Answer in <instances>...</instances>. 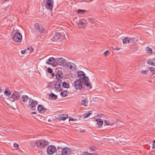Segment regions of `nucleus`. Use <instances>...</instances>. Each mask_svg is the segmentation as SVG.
I'll list each match as a JSON object with an SVG mask.
<instances>
[{"label": "nucleus", "mask_w": 155, "mask_h": 155, "mask_svg": "<svg viewBox=\"0 0 155 155\" xmlns=\"http://www.w3.org/2000/svg\"><path fill=\"white\" fill-rule=\"evenodd\" d=\"M49 142L45 140H39L36 141L35 144L36 146L39 148L43 149L49 144Z\"/></svg>", "instance_id": "obj_1"}, {"label": "nucleus", "mask_w": 155, "mask_h": 155, "mask_svg": "<svg viewBox=\"0 0 155 155\" xmlns=\"http://www.w3.org/2000/svg\"><path fill=\"white\" fill-rule=\"evenodd\" d=\"M54 1L53 0H46L45 5V7L47 10L51 13L52 11L53 7Z\"/></svg>", "instance_id": "obj_2"}, {"label": "nucleus", "mask_w": 155, "mask_h": 155, "mask_svg": "<svg viewBox=\"0 0 155 155\" xmlns=\"http://www.w3.org/2000/svg\"><path fill=\"white\" fill-rule=\"evenodd\" d=\"M22 38L21 34L19 32H16L15 33L12 38L13 41L16 42H20Z\"/></svg>", "instance_id": "obj_3"}, {"label": "nucleus", "mask_w": 155, "mask_h": 155, "mask_svg": "<svg viewBox=\"0 0 155 155\" xmlns=\"http://www.w3.org/2000/svg\"><path fill=\"white\" fill-rule=\"evenodd\" d=\"M81 79L82 80V82L89 89L91 88L92 85L90 83L88 77L85 76L84 77H83V78Z\"/></svg>", "instance_id": "obj_4"}, {"label": "nucleus", "mask_w": 155, "mask_h": 155, "mask_svg": "<svg viewBox=\"0 0 155 155\" xmlns=\"http://www.w3.org/2000/svg\"><path fill=\"white\" fill-rule=\"evenodd\" d=\"M20 97V94L17 91H14L11 97L9 99V100L12 102L14 101L15 100H18Z\"/></svg>", "instance_id": "obj_5"}, {"label": "nucleus", "mask_w": 155, "mask_h": 155, "mask_svg": "<svg viewBox=\"0 0 155 155\" xmlns=\"http://www.w3.org/2000/svg\"><path fill=\"white\" fill-rule=\"evenodd\" d=\"M74 85L76 89L81 90L82 88V82L81 80L80 79L76 80L74 82Z\"/></svg>", "instance_id": "obj_6"}, {"label": "nucleus", "mask_w": 155, "mask_h": 155, "mask_svg": "<svg viewBox=\"0 0 155 155\" xmlns=\"http://www.w3.org/2000/svg\"><path fill=\"white\" fill-rule=\"evenodd\" d=\"M47 153L48 154H52L56 151L57 150L55 147L53 145H49L47 148Z\"/></svg>", "instance_id": "obj_7"}, {"label": "nucleus", "mask_w": 155, "mask_h": 155, "mask_svg": "<svg viewBox=\"0 0 155 155\" xmlns=\"http://www.w3.org/2000/svg\"><path fill=\"white\" fill-rule=\"evenodd\" d=\"M57 61L56 59L53 58L51 57L49 58L48 60V61H46L47 64L52 65L53 66L55 67L57 65Z\"/></svg>", "instance_id": "obj_8"}, {"label": "nucleus", "mask_w": 155, "mask_h": 155, "mask_svg": "<svg viewBox=\"0 0 155 155\" xmlns=\"http://www.w3.org/2000/svg\"><path fill=\"white\" fill-rule=\"evenodd\" d=\"M57 64L60 65L63 67H66V63H67V60L62 58H58L56 59Z\"/></svg>", "instance_id": "obj_9"}, {"label": "nucleus", "mask_w": 155, "mask_h": 155, "mask_svg": "<svg viewBox=\"0 0 155 155\" xmlns=\"http://www.w3.org/2000/svg\"><path fill=\"white\" fill-rule=\"evenodd\" d=\"M71 151V149L69 148L64 147L62 149L61 155H69Z\"/></svg>", "instance_id": "obj_10"}, {"label": "nucleus", "mask_w": 155, "mask_h": 155, "mask_svg": "<svg viewBox=\"0 0 155 155\" xmlns=\"http://www.w3.org/2000/svg\"><path fill=\"white\" fill-rule=\"evenodd\" d=\"M35 27L36 30L40 33H42L44 31V27L40 24H35Z\"/></svg>", "instance_id": "obj_11"}, {"label": "nucleus", "mask_w": 155, "mask_h": 155, "mask_svg": "<svg viewBox=\"0 0 155 155\" xmlns=\"http://www.w3.org/2000/svg\"><path fill=\"white\" fill-rule=\"evenodd\" d=\"M62 82L61 80H58L54 84V88L56 90L59 91L62 90L60 87V86Z\"/></svg>", "instance_id": "obj_12"}, {"label": "nucleus", "mask_w": 155, "mask_h": 155, "mask_svg": "<svg viewBox=\"0 0 155 155\" xmlns=\"http://www.w3.org/2000/svg\"><path fill=\"white\" fill-rule=\"evenodd\" d=\"M63 77V73L61 71L58 70L56 75V79L58 80H61Z\"/></svg>", "instance_id": "obj_13"}, {"label": "nucleus", "mask_w": 155, "mask_h": 155, "mask_svg": "<svg viewBox=\"0 0 155 155\" xmlns=\"http://www.w3.org/2000/svg\"><path fill=\"white\" fill-rule=\"evenodd\" d=\"M37 104L38 103L36 101L32 100L29 104L30 107L32 110H35V107Z\"/></svg>", "instance_id": "obj_14"}, {"label": "nucleus", "mask_w": 155, "mask_h": 155, "mask_svg": "<svg viewBox=\"0 0 155 155\" xmlns=\"http://www.w3.org/2000/svg\"><path fill=\"white\" fill-rule=\"evenodd\" d=\"M37 110L40 113H43L45 112L47 110V109L43 107L41 104H39L37 107Z\"/></svg>", "instance_id": "obj_15"}, {"label": "nucleus", "mask_w": 155, "mask_h": 155, "mask_svg": "<svg viewBox=\"0 0 155 155\" xmlns=\"http://www.w3.org/2000/svg\"><path fill=\"white\" fill-rule=\"evenodd\" d=\"M85 76L84 73L82 71H80L78 72V77L79 78V79L81 80L83 78V77Z\"/></svg>", "instance_id": "obj_16"}, {"label": "nucleus", "mask_w": 155, "mask_h": 155, "mask_svg": "<svg viewBox=\"0 0 155 155\" xmlns=\"http://www.w3.org/2000/svg\"><path fill=\"white\" fill-rule=\"evenodd\" d=\"M103 122L101 119H98L96 120V126L98 127H100L103 124Z\"/></svg>", "instance_id": "obj_17"}, {"label": "nucleus", "mask_w": 155, "mask_h": 155, "mask_svg": "<svg viewBox=\"0 0 155 155\" xmlns=\"http://www.w3.org/2000/svg\"><path fill=\"white\" fill-rule=\"evenodd\" d=\"M61 37V34L59 32H57L55 33V35L53 37L52 39L53 41H55L58 40Z\"/></svg>", "instance_id": "obj_18"}, {"label": "nucleus", "mask_w": 155, "mask_h": 155, "mask_svg": "<svg viewBox=\"0 0 155 155\" xmlns=\"http://www.w3.org/2000/svg\"><path fill=\"white\" fill-rule=\"evenodd\" d=\"M147 63L148 64L154 66L155 65V59L151 58L149 59L147 61Z\"/></svg>", "instance_id": "obj_19"}, {"label": "nucleus", "mask_w": 155, "mask_h": 155, "mask_svg": "<svg viewBox=\"0 0 155 155\" xmlns=\"http://www.w3.org/2000/svg\"><path fill=\"white\" fill-rule=\"evenodd\" d=\"M78 24L80 28H85L86 25V23L82 22L80 20L78 21Z\"/></svg>", "instance_id": "obj_20"}, {"label": "nucleus", "mask_w": 155, "mask_h": 155, "mask_svg": "<svg viewBox=\"0 0 155 155\" xmlns=\"http://www.w3.org/2000/svg\"><path fill=\"white\" fill-rule=\"evenodd\" d=\"M49 97L52 100H55L57 98V96L51 93L49 94Z\"/></svg>", "instance_id": "obj_21"}, {"label": "nucleus", "mask_w": 155, "mask_h": 155, "mask_svg": "<svg viewBox=\"0 0 155 155\" xmlns=\"http://www.w3.org/2000/svg\"><path fill=\"white\" fill-rule=\"evenodd\" d=\"M71 64L75 66V65L74 63L69 62L67 64V63H66V67L67 66L69 69L72 70V66L71 65Z\"/></svg>", "instance_id": "obj_22"}, {"label": "nucleus", "mask_w": 155, "mask_h": 155, "mask_svg": "<svg viewBox=\"0 0 155 155\" xmlns=\"http://www.w3.org/2000/svg\"><path fill=\"white\" fill-rule=\"evenodd\" d=\"M60 119L62 120H65L68 117V115L67 114H60Z\"/></svg>", "instance_id": "obj_23"}, {"label": "nucleus", "mask_w": 155, "mask_h": 155, "mask_svg": "<svg viewBox=\"0 0 155 155\" xmlns=\"http://www.w3.org/2000/svg\"><path fill=\"white\" fill-rule=\"evenodd\" d=\"M123 42L124 44H127L130 43L129 37H126L124 38L123 40Z\"/></svg>", "instance_id": "obj_24"}, {"label": "nucleus", "mask_w": 155, "mask_h": 155, "mask_svg": "<svg viewBox=\"0 0 155 155\" xmlns=\"http://www.w3.org/2000/svg\"><path fill=\"white\" fill-rule=\"evenodd\" d=\"M28 97L26 95H23L21 97L22 101L23 102H26L28 100Z\"/></svg>", "instance_id": "obj_25"}, {"label": "nucleus", "mask_w": 155, "mask_h": 155, "mask_svg": "<svg viewBox=\"0 0 155 155\" xmlns=\"http://www.w3.org/2000/svg\"><path fill=\"white\" fill-rule=\"evenodd\" d=\"M4 93L6 96H9L11 94V92L8 88H6L4 91Z\"/></svg>", "instance_id": "obj_26"}, {"label": "nucleus", "mask_w": 155, "mask_h": 155, "mask_svg": "<svg viewBox=\"0 0 155 155\" xmlns=\"http://www.w3.org/2000/svg\"><path fill=\"white\" fill-rule=\"evenodd\" d=\"M92 114L91 111H90L89 112L87 113H85L83 115V117L84 118H85L88 117L89 116H90Z\"/></svg>", "instance_id": "obj_27"}, {"label": "nucleus", "mask_w": 155, "mask_h": 155, "mask_svg": "<svg viewBox=\"0 0 155 155\" xmlns=\"http://www.w3.org/2000/svg\"><path fill=\"white\" fill-rule=\"evenodd\" d=\"M60 95L63 97H65L68 95V92L67 91H62L60 94Z\"/></svg>", "instance_id": "obj_28"}, {"label": "nucleus", "mask_w": 155, "mask_h": 155, "mask_svg": "<svg viewBox=\"0 0 155 155\" xmlns=\"http://www.w3.org/2000/svg\"><path fill=\"white\" fill-rule=\"evenodd\" d=\"M88 101L86 98H85L84 100L82 101L81 104L84 106L86 107L87 105Z\"/></svg>", "instance_id": "obj_29"}, {"label": "nucleus", "mask_w": 155, "mask_h": 155, "mask_svg": "<svg viewBox=\"0 0 155 155\" xmlns=\"http://www.w3.org/2000/svg\"><path fill=\"white\" fill-rule=\"evenodd\" d=\"M86 11L85 10L79 9L77 11V13L80 14H84Z\"/></svg>", "instance_id": "obj_30"}, {"label": "nucleus", "mask_w": 155, "mask_h": 155, "mask_svg": "<svg viewBox=\"0 0 155 155\" xmlns=\"http://www.w3.org/2000/svg\"><path fill=\"white\" fill-rule=\"evenodd\" d=\"M62 86L65 88H68L69 87V85L66 82H64L62 83Z\"/></svg>", "instance_id": "obj_31"}, {"label": "nucleus", "mask_w": 155, "mask_h": 155, "mask_svg": "<svg viewBox=\"0 0 155 155\" xmlns=\"http://www.w3.org/2000/svg\"><path fill=\"white\" fill-rule=\"evenodd\" d=\"M129 40L130 42H134L135 41H137L138 40L136 39V38H130L129 37Z\"/></svg>", "instance_id": "obj_32"}, {"label": "nucleus", "mask_w": 155, "mask_h": 155, "mask_svg": "<svg viewBox=\"0 0 155 155\" xmlns=\"http://www.w3.org/2000/svg\"><path fill=\"white\" fill-rule=\"evenodd\" d=\"M146 49L148 53L151 54L153 52L152 49L149 47H147Z\"/></svg>", "instance_id": "obj_33"}, {"label": "nucleus", "mask_w": 155, "mask_h": 155, "mask_svg": "<svg viewBox=\"0 0 155 155\" xmlns=\"http://www.w3.org/2000/svg\"><path fill=\"white\" fill-rule=\"evenodd\" d=\"M149 69L153 74H155V68H154L152 67H150Z\"/></svg>", "instance_id": "obj_34"}, {"label": "nucleus", "mask_w": 155, "mask_h": 155, "mask_svg": "<svg viewBox=\"0 0 155 155\" xmlns=\"http://www.w3.org/2000/svg\"><path fill=\"white\" fill-rule=\"evenodd\" d=\"M89 148L92 151H94L97 149L96 147L94 146L90 147Z\"/></svg>", "instance_id": "obj_35"}, {"label": "nucleus", "mask_w": 155, "mask_h": 155, "mask_svg": "<svg viewBox=\"0 0 155 155\" xmlns=\"http://www.w3.org/2000/svg\"><path fill=\"white\" fill-rule=\"evenodd\" d=\"M27 49L28 50H30V51L29 52L30 53H31V52H32L34 50L33 48L31 47H28L27 48Z\"/></svg>", "instance_id": "obj_36"}, {"label": "nucleus", "mask_w": 155, "mask_h": 155, "mask_svg": "<svg viewBox=\"0 0 155 155\" xmlns=\"http://www.w3.org/2000/svg\"><path fill=\"white\" fill-rule=\"evenodd\" d=\"M69 120H71L73 121H75L77 120V119L76 118H73L71 117H70L69 118Z\"/></svg>", "instance_id": "obj_37"}, {"label": "nucleus", "mask_w": 155, "mask_h": 155, "mask_svg": "<svg viewBox=\"0 0 155 155\" xmlns=\"http://www.w3.org/2000/svg\"><path fill=\"white\" fill-rule=\"evenodd\" d=\"M47 71L49 73H52V70L50 68H47Z\"/></svg>", "instance_id": "obj_38"}, {"label": "nucleus", "mask_w": 155, "mask_h": 155, "mask_svg": "<svg viewBox=\"0 0 155 155\" xmlns=\"http://www.w3.org/2000/svg\"><path fill=\"white\" fill-rule=\"evenodd\" d=\"M104 123H105V124H107V125H109L110 124V122L107 120H105Z\"/></svg>", "instance_id": "obj_39"}, {"label": "nucleus", "mask_w": 155, "mask_h": 155, "mask_svg": "<svg viewBox=\"0 0 155 155\" xmlns=\"http://www.w3.org/2000/svg\"><path fill=\"white\" fill-rule=\"evenodd\" d=\"M109 52V51L108 50H106L104 53V55L105 56H106L107 55V53H108V52Z\"/></svg>", "instance_id": "obj_40"}, {"label": "nucleus", "mask_w": 155, "mask_h": 155, "mask_svg": "<svg viewBox=\"0 0 155 155\" xmlns=\"http://www.w3.org/2000/svg\"><path fill=\"white\" fill-rule=\"evenodd\" d=\"M148 71L144 70L141 73H142L143 74H147V73Z\"/></svg>", "instance_id": "obj_41"}, {"label": "nucleus", "mask_w": 155, "mask_h": 155, "mask_svg": "<svg viewBox=\"0 0 155 155\" xmlns=\"http://www.w3.org/2000/svg\"><path fill=\"white\" fill-rule=\"evenodd\" d=\"M14 146L15 147H18V143H14Z\"/></svg>", "instance_id": "obj_42"}, {"label": "nucleus", "mask_w": 155, "mask_h": 155, "mask_svg": "<svg viewBox=\"0 0 155 155\" xmlns=\"http://www.w3.org/2000/svg\"><path fill=\"white\" fill-rule=\"evenodd\" d=\"M89 21L91 22V23H93L94 22V20L91 18H90L89 19Z\"/></svg>", "instance_id": "obj_43"}, {"label": "nucleus", "mask_w": 155, "mask_h": 155, "mask_svg": "<svg viewBox=\"0 0 155 155\" xmlns=\"http://www.w3.org/2000/svg\"><path fill=\"white\" fill-rule=\"evenodd\" d=\"M25 51H26L25 50H22L21 51V53L22 54H24L25 53Z\"/></svg>", "instance_id": "obj_44"}, {"label": "nucleus", "mask_w": 155, "mask_h": 155, "mask_svg": "<svg viewBox=\"0 0 155 155\" xmlns=\"http://www.w3.org/2000/svg\"><path fill=\"white\" fill-rule=\"evenodd\" d=\"M35 143H31L30 144V145L31 147H33L35 145Z\"/></svg>", "instance_id": "obj_45"}, {"label": "nucleus", "mask_w": 155, "mask_h": 155, "mask_svg": "<svg viewBox=\"0 0 155 155\" xmlns=\"http://www.w3.org/2000/svg\"><path fill=\"white\" fill-rule=\"evenodd\" d=\"M120 48H117V47H116V48L114 49V50H116L117 51H118L119 50H120Z\"/></svg>", "instance_id": "obj_46"}, {"label": "nucleus", "mask_w": 155, "mask_h": 155, "mask_svg": "<svg viewBox=\"0 0 155 155\" xmlns=\"http://www.w3.org/2000/svg\"><path fill=\"white\" fill-rule=\"evenodd\" d=\"M155 145V140L153 141V143L152 146H154Z\"/></svg>", "instance_id": "obj_47"}, {"label": "nucleus", "mask_w": 155, "mask_h": 155, "mask_svg": "<svg viewBox=\"0 0 155 155\" xmlns=\"http://www.w3.org/2000/svg\"><path fill=\"white\" fill-rule=\"evenodd\" d=\"M31 114H36V112H31Z\"/></svg>", "instance_id": "obj_48"}, {"label": "nucleus", "mask_w": 155, "mask_h": 155, "mask_svg": "<svg viewBox=\"0 0 155 155\" xmlns=\"http://www.w3.org/2000/svg\"><path fill=\"white\" fill-rule=\"evenodd\" d=\"M51 76L53 77H54L55 75V74L54 73H51Z\"/></svg>", "instance_id": "obj_49"}, {"label": "nucleus", "mask_w": 155, "mask_h": 155, "mask_svg": "<svg viewBox=\"0 0 155 155\" xmlns=\"http://www.w3.org/2000/svg\"><path fill=\"white\" fill-rule=\"evenodd\" d=\"M57 149L58 148H61V149H62V148L61 147H60L59 146H58V147H57Z\"/></svg>", "instance_id": "obj_50"}, {"label": "nucleus", "mask_w": 155, "mask_h": 155, "mask_svg": "<svg viewBox=\"0 0 155 155\" xmlns=\"http://www.w3.org/2000/svg\"><path fill=\"white\" fill-rule=\"evenodd\" d=\"M155 148V147H154V146H152V148L153 149H154V148Z\"/></svg>", "instance_id": "obj_51"}, {"label": "nucleus", "mask_w": 155, "mask_h": 155, "mask_svg": "<svg viewBox=\"0 0 155 155\" xmlns=\"http://www.w3.org/2000/svg\"><path fill=\"white\" fill-rule=\"evenodd\" d=\"M1 87H0V92H1Z\"/></svg>", "instance_id": "obj_52"}, {"label": "nucleus", "mask_w": 155, "mask_h": 155, "mask_svg": "<svg viewBox=\"0 0 155 155\" xmlns=\"http://www.w3.org/2000/svg\"><path fill=\"white\" fill-rule=\"evenodd\" d=\"M74 1H76L77 0H74Z\"/></svg>", "instance_id": "obj_53"}, {"label": "nucleus", "mask_w": 155, "mask_h": 155, "mask_svg": "<svg viewBox=\"0 0 155 155\" xmlns=\"http://www.w3.org/2000/svg\"><path fill=\"white\" fill-rule=\"evenodd\" d=\"M61 155H61H58V154H56V155Z\"/></svg>", "instance_id": "obj_54"}]
</instances>
